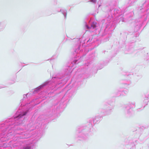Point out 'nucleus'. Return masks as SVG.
<instances>
[{
    "label": "nucleus",
    "instance_id": "f257e3e1",
    "mask_svg": "<svg viewBox=\"0 0 149 149\" xmlns=\"http://www.w3.org/2000/svg\"><path fill=\"white\" fill-rule=\"evenodd\" d=\"M30 147H27L26 148H24V149H30Z\"/></svg>",
    "mask_w": 149,
    "mask_h": 149
},
{
    "label": "nucleus",
    "instance_id": "f03ea898",
    "mask_svg": "<svg viewBox=\"0 0 149 149\" xmlns=\"http://www.w3.org/2000/svg\"><path fill=\"white\" fill-rule=\"evenodd\" d=\"M95 27H96V26H94L93 27V28H95Z\"/></svg>",
    "mask_w": 149,
    "mask_h": 149
},
{
    "label": "nucleus",
    "instance_id": "7ed1b4c3",
    "mask_svg": "<svg viewBox=\"0 0 149 149\" xmlns=\"http://www.w3.org/2000/svg\"><path fill=\"white\" fill-rule=\"evenodd\" d=\"M87 27L88 29H89V27H88L87 26Z\"/></svg>",
    "mask_w": 149,
    "mask_h": 149
}]
</instances>
